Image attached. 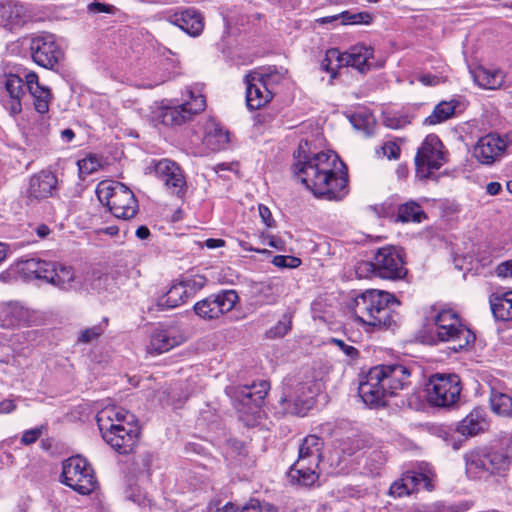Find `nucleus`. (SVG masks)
Wrapping results in <instances>:
<instances>
[{
  "label": "nucleus",
  "instance_id": "nucleus-47",
  "mask_svg": "<svg viewBox=\"0 0 512 512\" xmlns=\"http://www.w3.org/2000/svg\"><path fill=\"white\" fill-rule=\"evenodd\" d=\"M330 344L335 345L339 350L347 356L350 360H355L359 356L358 350L352 346L347 344L344 340L338 338H331Z\"/></svg>",
  "mask_w": 512,
  "mask_h": 512
},
{
  "label": "nucleus",
  "instance_id": "nucleus-24",
  "mask_svg": "<svg viewBox=\"0 0 512 512\" xmlns=\"http://www.w3.org/2000/svg\"><path fill=\"white\" fill-rule=\"evenodd\" d=\"M170 22L194 37L200 35L204 28L201 14L193 8L175 13L170 17Z\"/></svg>",
  "mask_w": 512,
  "mask_h": 512
},
{
  "label": "nucleus",
  "instance_id": "nucleus-58",
  "mask_svg": "<svg viewBox=\"0 0 512 512\" xmlns=\"http://www.w3.org/2000/svg\"><path fill=\"white\" fill-rule=\"evenodd\" d=\"M262 504L257 499H250V501L241 508L240 512H261Z\"/></svg>",
  "mask_w": 512,
  "mask_h": 512
},
{
  "label": "nucleus",
  "instance_id": "nucleus-27",
  "mask_svg": "<svg viewBox=\"0 0 512 512\" xmlns=\"http://www.w3.org/2000/svg\"><path fill=\"white\" fill-rule=\"evenodd\" d=\"M372 54L373 50L371 47L364 44H357L352 46L349 50L341 52L342 64L343 66H351L360 72H364L370 69L371 65L368 60Z\"/></svg>",
  "mask_w": 512,
  "mask_h": 512
},
{
  "label": "nucleus",
  "instance_id": "nucleus-25",
  "mask_svg": "<svg viewBox=\"0 0 512 512\" xmlns=\"http://www.w3.org/2000/svg\"><path fill=\"white\" fill-rule=\"evenodd\" d=\"M489 423L486 412L481 407H475L457 425V432L463 436H475L488 429Z\"/></svg>",
  "mask_w": 512,
  "mask_h": 512
},
{
  "label": "nucleus",
  "instance_id": "nucleus-13",
  "mask_svg": "<svg viewBox=\"0 0 512 512\" xmlns=\"http://www.w3.org/2000/svg\"><path fill=\"white\" fill-rule=\"evenodd\" d=\"M206 107L204 96L191 87L186 89V97L183 103L166 107L161 111V122L165 125H182L192 117L202 112Z\"/></svg>",
  "mask_w": 512,
  "mask_h": 512
},
{
  "label": "nucleus",
  "instance_id": "nucleus-41",
  "mask_svg": "<svg viewBox=\"0 0 512 512\" xmlns=\"http://www.w3.org/2000/svg\"><path fill=\"white\" fill-rule=\"evenodd\" d=\"M291 325L292 317L290 314L286 313L267 331L266 335L270 339L281 338L290 331Z\"/></svg>",
  "mask_w": 512,
  "mask_h": 512
},
{
  "label": "nucleus",
  "instance_id": "nucleus-10",
  "mask_svg": "<svg viewBox=\"0 0 512 512\" xmlns=\"http://www.w3.org/2000/svg\"><path fill=\"white\" fill-rule=\"evenodd\" d=\"M415 174L420 180L430 179L447 162V153L440 138L429 134L417 149L414 158Z\"/></svg>",
  "mask_w": 512,
  "mask_h": 512
},
{
  "label": "nucleus",
  "instance_id": "nucleus-20",
  "mask_svg": "<svg viewBox=\"0 0 512 512\" xmlns=\"http://www.w3.org/2000/svg\"><path fill=\"white\" fill-rule=\"evenodd\" d=\"M246 105L250 110L265 106L272 99V93L267 87L265 76L259 72H251L245 76Z\"/></svg>",
  "mask_w": 512,
  "mask_h": 512
},
{
  "label": "nucleus",
  "instance_id": "nucleus-16",
  "mask_svg": "<svg viewBox=\"0 0 512 512\" xmlns=\"http://www.w3.org/2000/svg\"><path fill=\"white\" fill-rule=\"evenodd\" d=\"M186 339L184 331L179 326L158 327L151 333L146 351L153 356L159 355L183 344Z\"/></svg>",
  "mask_w": 512,
  "mask_h": 512
},
{
  "label": "nucleus",
  "instance_id": "nucleus-43",
  "mask_svg": "<svg viewBox=\"0 0 512 512\" xmlns=\"http://www.w3.org/2000/svg\"><path fill=\"white\" fill-rule=\"evenodd\" d=\"M189 298H192L206 284V278L201 275L183 276L181 279Z\"/></svg>",
  "mask_w": 512,
  "mask_h": 512
},
{
  "label": "nucleus",
  "instance_id": "nucleus-46",
  "mask_svg": "<svg viewBox=\"0 0 512 512\" xmlns=\"http://www.w3.org/2000/svg\"><path fill=\"white\" fill-rule=\"evenodd\" d=\"M272 264L279 268H297L301 260L295 256L276 255L272 259Z\"/></svg>",
  "mask_w": 512,
  "mask_h": 512
},
{
  "label": "nucleus",
  "instance_id": "nucleus-26",
  "mask_svg": "<svg viewBox=\"0 0 512 512\" xmlns=\"http://www.w3.org/2000/svg\"><path fill=\"white\" fill-rule=\"evenodd\" d=\"M26 89V79L23 80L20 76L15 74H9L6 77L5 90L10 100L6 102L5 106L11 114L16 115L21 112V99L25 95Z\"/></svg>",
  "mask_w": 512,
  "mask_h": 512
},
{
  "label": "nucleus",
  "instance_id": "nucleus-31",
  "mask_svg": "<svg viewBox=\"0 0 512 512\" xmlns=\"http://www.w3.org/2000/svg\"><path fill=\"white\" fill-rule=\"evenodd\" d=\"M490 307L496 320H512V291L503 295H492Z\"/></svg>",
  "mask_w": 512,
  "mask_h": 512
},
{
  "label": "nucleus",
  "instance_id": "nucleus-59",
  "mask_svg": "<svg viewBox=\"0 0 512 512\" xmlns=\"http://www.w3.org/2000/svg\"><path fill=\"white\" fill-rule=\"evenodd\" d=\"M16 405L10 399H6L0 402V414H8L14 411Z\"/></svg>",
  "mask_w": 512,
  "mask_h": 512
},
{
  "label": "nucleus",
  "instance_id": "nucleus-15",
  "mask_svg": "<svg viewBox=\"0 0 512 512\" xmlns=\"http://www.w3.org/2000/svg\"><path fill=\"white\" fill-rule=\"evenodd\" d=\"M30 51L33 61L47 69H53L64 57L63 50L52 34L32 38Z\"/></svg>",
  "mask_w": 512,
  "mask_h": 512
},
{
  "label": "nucleus",
  "instance_id": "nucleus-50",
  "mask_svg": "<svg viewBox=\"0 0 512 512\" xmlns=\"http://www.w3.org/2000/svg\"><path fill=\"white\" fill-rule=\"evenodd\" d=\"M262 244L273 247L277 250H284L285 242L275 235H262Z\"/></svg>",
  "mask_w": 512,
  "mask_h": 512
},
{
  "label": "nucleus",
  "instance_id": "nucleus-38",
  "mask_svg": "<svg viewBox=\"0 0 512 512\" xmlns=\"http://www.w3.org/2000/svg\"><path fill=\"white\" fill-rule=\"evenodd\" d=\"M343 67L341 52L337 48H331L326 51L325 57L321 62L322 70L331 73V78L337 75V69Z\"/></svg>",
  "mask_w": 512,
  "mask_h": 512
},
{
  "label": "nucleus",
  "instance_id": "nucleus-30",
  "mask_svg": "<svg viewBox=\"0 0 512 512\" xmlns=\"http://www.w3.org/2000/svg\"><path fill=\"white\" fill-rule=\"evenodd\" d=\"M189 299L187 290L181 280L174 282L169 290L157 299L156 305L159 310H168L184 304Z\"/></svg>",
  "mask_w": 512,
  "mask_h": 512
},
{
  "label": "nucleus",
  "instance_id": "nucleus-1",
  "mask_svg": "<svg viewBox=\"0 0 512 512\" xmlns=\"http://www.w3.org/2000/svg\"><path fill=\"white\" fill-rule=\"evenodd\" d=\"M302 144L299 146L298 160L293 172L305 187L317 198L340 201L348 194V174L346 165L335 152H319L301 158Z\"/></svg>",
  "mask_w": 512,
  "mask_h": 512
},
{
  "label": "nucleus",
  "instance_id": "nucleus-29",
  "mask_svg": "<svg viewBox=\"0 0 512 512\" xmlns=\"http://www.w3.org/2000/svg\"><path fill=\"white\" fill-rule=\"evenodd\" d=\"M474 81L485 89H499L505 84V73L498 68L479 67L473 71Z\"/></svg>",
  "mask_w": 512,
  "mask_h": 512
},
{
  "label": "nucleus",
  "instance_id": "nucleus-45",
  "mask_svg": "<svg viewBox=\"0 0 512 512\" xmlns=\"http://www.w3.org/2000/svg\"><path fill=\"white\" fill-rule=\"evenodd\" d=\"M104 332V327L99 324L81 331L77 342L83 344H90L97 340Z\"/></svg>",
  "mask_w": 512,
  "mask_h": 512
},
{
  "label": "nucleus",
  "instance_id": "nucleus-63",
  "mask_svg": "<svg viewBox=\"0 0 512 512\" xmlns=\"http://www.w3.org/2000/svg\"><path fill=\"white\" fill-rule=\"evenodd\" d=\"M135 235L141 239V240H145L147 239L149 236H150V230L148 229V227L142 225V226H139L137 229H136V232H135Z\"/></svg>",
  "mask_w": 512,
  "mask_h": 512
},
{
  "label": "nucleus",
  "instance_id": "nucleus-4",
  "mask_svg": "<svg viewBox=\"0 0 512 512\" xmlns=\"http://www.w3.org/2000/svg\"><path fill=\"white\" fill-rule=\"evenodd\" d=\"M399 305L395 296L386 291L366 290L355 297L351 310L356 320L381 330L396 325L398 314L394 308Z\"/></svg>",
  "mask_w": 512,
  "mask_h": 512
},
{
  "label": "nucleus",
  "instance_id": "nucleus-18",
  "mask_svg": "<svg viewBox=\"0 0 512 512\" xmlns=\"http://www.w3.org/2000/svg\"><path fill=\"white\" fill-rule=\"evenodd\" d=\"M431 481L432 474L427 468L424 470L421 469L419 472L414 470L407 471L402 474L399 480L392 483L389 492L392 496L403 497L421 488L430 491L433 488Z\"/></svg>",
  "mask_w": 512,
  "mask_h": 512
},
{
  "label": "nucleus",
  "instance_id": "nucleus-22",
  "mask_svg": "<svg viewBox=\"0 0 512 512\" xmlns=\"http://www.w3.org/2000/svg\"><path fill=\"white\" fill-rule=\"evenodd\" d=\"M269 390V383L267 381H260L253 383L251 386H241L236 388L234 399L239 404L237 408L239 410H247V412H253V409H257L263 403Z\"/></svg>",
  "mask_w": 512,
  "mask_h": 512
},
{
  "label": "nucleus",
  "instance_id": "nucleus-11",
  "mask_svg": "<svg viewBox=\"0 0 512 512\" xmlns=\"http://www.w3.org/2000/svg\"><path fill=\"white\" fill-rule=\"evenodd\" d=\"M462 387L456 374H434L426 385L427 400L437 407H452L459 401Z\"/></svg>",
  "mask_w": 512,
  "mask_h": 512
},
{
  "label": "nucleus",
  "instance_id": "nucleus-60",
  "mask_svg": "<svg viewBox=\"0 0 512 512\" xmlns=\"http://www.w3.org/2000/svg\"><path fill=\"white\" fill-rule=\"evenodd\" d=\"M128 498L139 506H146L147 503L149 502L146 496L141 493H132L131 495L128 496Z\"/></svg>",
  "mask_w": 512,
  "mask_h": 512
},
{
  "label": "nucleus",
  "instance_id": "nucleus-36",
  "mask_svg": "<svg viewBox=\"0 0 512 512\" xmlns=\"http://www.w3.org/2000/svg\"><path fill=\"white\" fill-rule=\"evenodd\" d=\"M229 142V133L222 127L214 124L210 127L205 136L204 143L212 151H219L225 148Z\"/></svg>",
  "mask_w": 512,
  "mask_h": 512
},
{
  "label": "nucleus",
  "instance_id": "nucleus-17",
  "mask_svg": "<svg viewBox=\"0 0 512 512\" xmlns=\"http://www.w3.org/2000/svg\"><path fill=\"white\" fill-rule=\"evenodd\" d=\"M507 146V141L500 135L489 133L478 139L473 156L480 164L490 166L502 159Z\"/></svg>",
  "mask_w": 512,
  "mask_h": 512
},
{
  "label": "nucleus",
  "instance_id": "nucleus-7",
  "mask_svg": "<svg viewBox=\"0 0 512 512\" xmlns=\"http://www.w3.org/2000/svg\"><path fill=\"white\" fill-rule=\"evenodd\" d=\"M99 201L107 206L110 212L123 220L134 217L138 211V203L133 192L123 183L103 180L96 187Z\"/></svg>",
  "mask_w": 512,
  "mask_h": 512
},
{
  "label": "nucleus",
  "instance_id": "nucleus-33",
  "mask_svg": "<svg viewBox=\"0 0 512 512\" xmlns=\"http://www.w3.org/2000/svg\"><path fill=\"white\" fill-rule=\"evenodd\" d=\"M21 271L28 277H34L36 279L46 280L47 274H51V262L31 258L21 263Z\"/></svg>",
  "mask_w": 512,
  "mask_h": 512
},
{
  "label": "nucleus",
  "instance_id": "nucleus-61",
  "mask_svg": "<svg viewBox=\"0 0 512 512\" xmlns=\"http://www.w3.org/2000/svg\"><path fill=\"white\" fill-rule=\"evenodd\" d=\"M502 187L499 182H490L486 186V191L489 195H497L501 191Z\"/></svg>",
  "mask_w": 512,
  "mask_h": 512
},
{
  "label": "nucleus",
  "instance_id": "nucleus-3",
  "mask_svg": "<svg viewBox=\"0 0 512 512\" xmlns=\"http://www.w3.org/2000/svg\"><path fill=\"white\" fill-rule=\"evenodd\" d=\"M97 425L104 441L119 454L133 452L139 440V428L132 425L134 416L124 409L111 406L99 411Z\"/></svg>",
  "mask_w": 512,
  "mask_h": 512
},
{
  "label": "nucleus",
  "instance_id": "nucleus-37",
  "mask_svg": "<svg viewBox=\"0 0 512 512\" xmlns=\"http://www.w3.org/2000/svg\"><path fill=\"white\" fill-rule=\"evenodd\" d=\"M490 406L494 413L500 416L512 417V397L510 395L492 390Z\"/></svg>",
  "mask_w": 512,
  "mask_h": 512
},
{
  "label": "nucleus",
  "instance_id": "nucleus-44",
  "mask_svg": "<svg viewBox=\"0 0 512 512\" xmlns=\"http://www.w3.org/2000/svg\"><path fill=\"white\" fill-rule=\"evenodd\" d=\"M165 186L171 194L183 197L186 192L187 185L182 169L177 170L176 176L171 178L169 182H166Z\"/></svg>",
  "mask_w": 512,
  "mask_h": 512
},
{
  "label": "nucleus",
  "instance_id": "nucleus-53",
  "mask_svg": "<svg viewBox=\"0 0 512 512\" xmlns=\"http://www.w3.org/2000/svg\"><path fill=\"white\" fill-rule=\"evenodd\" d=\"M409 121L406 117H387L385 119V125L391 129H400L407 125Z\"/></svg>",
  "mask_w": 512,
  "mask_h": 512
},
{
  "label": "nucleus",
  "instance_id": "nucleus-39",
  "mask_svg": "<svg viewBox=\"0 0 512 512\" xmlns=\"http://www.w3.org/2000/svg\"><path fill=\"white\" fill-rule=\"evenodd\" d=\"M177 170H181L179 165L169 159H162L155 165V173L164 184L176 176Z\"/></svg>",
  "mask_w": 512,
  "mask_h": 512
},
{
  "label": "nucleus",
  "instance_id": "nucleus-28",
  "mask_svg": "<svg viewBox=\"0 0 512 512\" xmlns=\"http://www.w3.org/2000/svg\"><path fill=\"white\" fill-rule=\"evenodd\" d=\"M51 274H47L46 282L57 286L62 290H71L76 288L75 273L71 266L51 262Z\"/></svg>",
  "mask_w": 512,
  "mask_h": 512
},
{
  "label": "nucleus",
  "instance_id": "nucleus-6",
  "mask_svg": "<svg viewBox=\"0 0 512 512\" xmlns=\"http://www.w3.org/2000/svg\"><path fill=\"white\" fill-rule=\"evenodd\" d=\"M323 442L316 435H308L299 446L298 458L288 476L293 484L309 487L319 478L318 465L322 459Z\"/></svg>",
  "mask_w": 512,
  "mask_h": 512
},
{
  "label": "nucleus",
  "instance_id": "nucleus-57",
  "mask_svg": "<svg viewBox=\"0 0 512 512\" xmlns=\"http://www.w3.org/2000/svg\"><path fill=\"white\" fill-rule=\"evenodd\" d=\"M370 461L377 462V465L369 464L370 472L377 473V471L380 469L381 465L384 463V458H383L381 452L373 451L370 456Z\"/></svg>",
  "mask_w": 512,
  "mask_h": 512
},
{
  "label": "nucleus",
  "instance_id": "nucleus-49",
  "mask_svg": "<svg viewBox=\"0 0 512 512\" xmlns=\"http://www.w3.org/2000/svg\"><path fill=\"white\" fill-rule=\"evenodd\" d=\"M42 429V427H35L26 430L21 437V443L24 445H30L35 443L42 435Z\"/></svg>",
  "mask_w": 512,
  "mask_h": 512
},
{
  "label": "nucleus",
  "instance_id": "nucleus-56",
  "mask_svg": "<svg viewBox=\"0 0 512 512\" xmlns=\"http://www.w3.org/2000/svg\"><path fill=\"white\" fill-rule=\"evenodd\" d=\"M12 15L11 6L0 3V26H6Z\"/></svg>",
  "mask_w": 512,
  "mask_h": 512
},
{
  "label": "nucleus",
  "instance_id": "nucleus-48",
  "mask_svg": "<svg viewBox=\"0 0 512 512\" xmlns=\"http://www.w3.org/2000/svg\"><path fill=\"white\" fill-rule=\"evenodd\" d=\"M382 152V156L386 157L389 160H396L400 156V147L395 141H386L380 147V150H377L379 154Z\"/></svg>",
  "mask_w": 512,
  "mask_h": 512
},
{
  "label": "nucleus",
  "instance_id": "nucleus-51",
  "mask_svg": "<svg viewBox=\"0 0 512 512\" xmlns=\"http://www.w3.org/2000/svg\"><path fill=\"white\" fill-rule=\"evenodd\" d=\"M258 211H259V215L263 221V223L268 227V228H271L274 226V219H273V216H272V213L270 211V209L263 205V204H260L258 206Z\"/></svg>",
  "mask_w": 512,
  "mask_h": 512
},
{
  "label": "nucleus",
  "instance_id": "nucleus-14",
  "mask_svg": "<svg viewBox=\"0 0 512 512\" xmlns=\"http://www.w3.org/2000/svg\"><path fill=\"white\" fill-rule=\"evenodd\" d=\"M238 300L239 297L235 290L225 289L196 302L193 311L205 321L216 320L233 310Z\"/></svg>",
  "mask_w": 512,
  "mask_h": 512
},
{
  "label": "nucleus",
  "instance_id": "nucleus-9",
  "mask_svg": "<svg viewBox=\"0 0 512 512\" xmlns=\"http://www.w3.org/2000/svg\"><path fill=\"white\" fill-rule=\"evenodd\" d=\"M466 472L474 478L502 475L511 460L503 450L476 449L466 454Z\"/></svg>",
  "mask_w": 512,
  "mask_h": 512
},
{
  "label": "nucleus",
  "instance_id": "nucleus-54",
  "mask_svg": "<svg viewBox=\"0 0 512 512\" xmlns=\"http://www.w3.org/2000/svg\"><path fill=\"white\" fill-rule=\"evenodd\" d=\"M496 274L499 277H512V259L500 263L496 268Z\"/></svg>",
  "mask_w": 512,
  "mask_h": 512
},
{
  "label": "nucleus",
  "instance_id": "nucleus-32",
  "mask_svg": "<svg viewBox=\"0 0 512 512\" xmlns=\"http://www.w3.org/2000/svg\"><path fill=\"white\" fill-rule=\"evenodd\" d=\"M427 218L422 207L415 201H408L399 205L396 221L402 223H421Z\"/></svg>",
  "mask_w": 512,
  "mask_h": 512
},
{
  "label": "nucleus",
  "instance_id": "nucleus-55",
  "mask_svg": "<svg viewBox=\"0 0 512 512\" xmlns=\"http://www.w3.org/2000/svg\"><path fill=\"white\" fill-rule=\"evenodd\" d=\"M113 9V6L106 5L100 2H93L88 5V11L94 14L111 13Z\"/></svg>",
  "mask_w": 512,
  "mask_h": 512
},
{
  "label": "nucleus",
  "instance_id": "nucleus-2",
  "mask_svg": "<svg viewBox=\"0 0 512 512\" xmlns=\"http://www.w3.org/2000/svg\"><path fill=\"white\" fill-rule=\"evenodd\" d=\"M410 377L411 371L402 364L377 365L360 381L359 396L368 406L384 405L388 396L408 388Z\"/></svg>",
  "mask_w": 512,
  "mask_h": 512
},
{
  "label": "nucleus",
  "instance_id": "nucleus-35",
  "mask_svg": "<svg viewBox=\"0 0 512 512\" xmlns=\"http://www.w3.org/2000/svg\"><path fill=\"white\" fill-rule=\"evenodd\" d=\"M458 102L456 101H442L434 107L432 113L425 118V125H436L440 124L449 118H451L457 107Z\"/></svg>",
  "mask_w": 512,
  "mask_h": 512
},
{
  "label": "nucleus",
  "instance_id": "nucleus-23",
  "mask_svg": "<svg viewBox=\"0 0 512 512\" xmlns=\"http://www.w3.org/2000/svg\"><path fill=\"white\" fill-rule=\"evenodd\" d=\"M27 90L33 97L34 108L40 114H45L49 111V105L52 100V94L48 87L39 84L38 76L34 72L26 74Z\"/></svg>",
  "mask_w": 512,
  "mask_h": 512
},
{
  "label": "nucleus",
  "instance_id": "nucleus-21",
  "mask_svg": "<svg viewBox=\"0 0 512 512\" xmlns=\"http://www.w3.org/2000/svg\"><path fill=\"white\" fill-rule=\"evenodd\" d=\"M58 191L56 175L48 170H42L30 177L26 196L30 202L54 197Z\"/></svg>",
  "mask_w": 512,
  "mask_h": 512
},
{
  "label": "nucleus",
  "instance_id": "nucleus-40",
  "mask_svg": "<svg viewBox=\"0 0 512 512\" xmlns=\"http://www.w3.org/2000/svg\"><path fill=\"white\" fill-rule=\"evenodd\" d=\"M341 24L343 25H369L373 21V16L367 11L352 12L343 11L340 13Z\"/></svg>",
  "mask_w": 512,
  "mask_h": 512
},
{
  "label": "nucleus",
  "instance_id": "nucleus-34",
  "mask_svg": "<svg viewBox=\"0 0 512 512\" xmlns=\"http://www.w3.org/2000/svg\"><path fill=\"white\" fill-rule=\"evenodd\" d=\"M27 322V311L19 305H9L1 312V325L4 328H13Z\"/></svg>",
  "mask_w": 512,
  "mask_h": 512
},
{
  "label": "nucleus",
  "instance_id": "nucleus-8",
  "mask_svg": "<svg viewBox=\"0 0 512 512\" xmlns=\"http://www.w3.org/2000/svg\"><path fill=\"white\" fill-rule=\"evenodd\" d=\"M431 333L438 341L451 343L454 351L462 350L475 341L474 333L461 323L457 313L451 309L436 314Z\"/></svg>",
  "mask_w": 512,
  "mask_h": 512
},
{
  "label": "nucleus",
  "instance_id": "nucleus-52",
  "mask_svg": "<svg viewBox=\"0 0 512 512\" xmlns=\"http://www.w3.org/2000/svg\"><path fill=\"white\" fill-rule=\"evenodd\" d=\"M418 81L421 82L425 86H436L440 84L443 80L442 77L432 74H421L418 76Z\"/></svg>",
  "mask_w": 512,
  "mask_h": 512
},
{
  "label": "nucleus",
  "instance_id": "nucleus-64",
  "mask_svg": "<svg viewBox=\"0 0 512 512\" xmlns=\"http://www.w3.org/2000/svg\"><path fill=\"white\" fill-rule=\"evenodd\" d=\"M75 137V133L72 129H64L62 132H61V138L64 142H71Z\"/></svg>",
  "mask_w": 512,
  "mask_h": 512
},
{
  "label": "nucleus",
  "instance_id": "nucleus-42",
  "mask_svg": "<svg viewBox=\"0 0 512 512\" xmlns=\"http://www.w3.org/2000/svg\"><path fill=\"white\" fill-rule=\"evenodd\" d=\"M79 177L85 179L86 176L96 172L100 167V161L96 156L88 155L77 161Z\"/></svg>",
  "mask_w": 512,
  "mask_h": 512
},
{
  "label": "nucleus",
  "instance_id": "nucleus-62",
  "mask_svg": "<svg viewBox=\"0 0 512 512\" xmlns=\"http://www.w3.org/2000/svg\"><path fill=\"white\" fill-rule=\"evenodd\" d=\"M225 245V241L222 239L209 238L205 241V246L209 249L219 248Z\"/></svg>",
  "mask_w": 512,
  "mask_h": 512
},
{
  "label": "nucleus",
  "instance_id": "nucleus-5",
  "mask_svg": "<svg viewBox=\"0 0 512 512\" xmlns=\"http://www.w3.org/2000/svg\"><path fill=\"white\" fill-rule=\"evenodd\" d=\"M404 253L393 246L379 248L371 261H362L356 268L361 278L379 277L385 280H401L407 275Z\"/></svg>",
  "mask_w": 512,
  "mask_h": 512
},
{
  "label": "nucleus",
  "instance_id": "nucleus-19",
  "mask_svg": "<svg viewBox=\"0 0 512 512\" xmlns=\"http://www.w3.org/2000/svg\"><path fill=\"white\" fill-rule=\"evenodd\" d=\"M280 404L285 413L304 416L312 407L311 391L306 384L298 383L293 390L284 391Z\"/></svg>",
  "mask_w": 512,
  "mask_h": 512
},
{
  "label": "nucleus",
  "instance_id": "nucleus-12",
  "mask_svg": "<svg viewBox=\"0 0 512 512\" xmlns=\"http://www.w3.org/2000/svg\"><path fill=\"white\" fill-rule=\"evenodd\" d=\"M63 483L79 494L88 495L95 490L97 480L92 467L81 456H73L63 463Z\"/></svg>",
  "mask_w": 512,
  "mask_h": 512
}]
</instances>
